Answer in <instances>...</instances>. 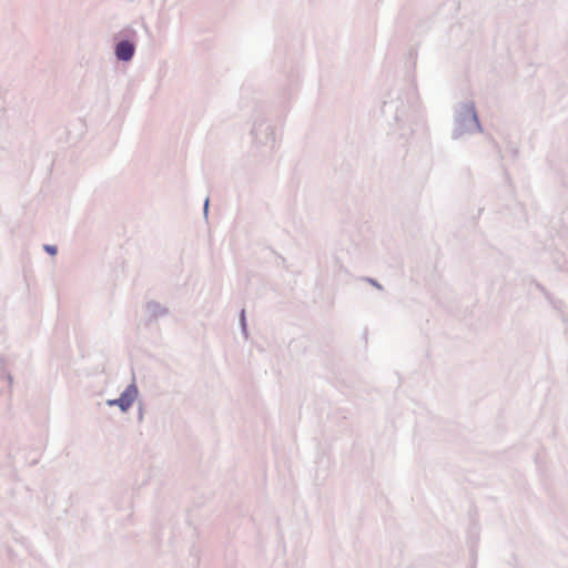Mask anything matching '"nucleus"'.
Listing matches in <instances>:
<instances>
[{
	"label": "nucleus",
	"mask_w": 568,
	"mask_h": 568,
	"mask_svg": "<svg viewBox=\"0 0 568 568\" xmlns=\"http://www.w3.org/2000/svg\"><path fill=\"white\" fill-rule=\"evenodd\" d=\"M136 394V389L134 387H129L121 396L120 398L115 400H109V405H118L123 412H125L134 402Z\"/></svg>",
	"instance_id": "1"
},
{
	"label": "nucleus",
	"mask_w": 568,
	"mask_h": 568,
	"mask_svg": "<svg viewBox=\"0 0 568 568\" xmlns=\"http://www.w3.org/2000/svg\"><path fill=\"white\" fill-rule=\"evenodd\" d=\"M134 53V47L129 41H121L116 45L115 54L119 60L129 61Z\"/></svg>",
	"instance_id": "2"
},
{
	"label": "nucleus",
	"mask_w": 568,
	"mask_h": 568,
	"mask_svg": "<svg viewBox=\"0 0 568 568\" xmlns=\"http://www.w3.org/2000/svg\"><path fill=\"white\" fill-rule=\"evenodd\" d=\"M45 251L48 253H50L51 255H54L57 253V247L55 246H50V245H47L45 246Z\"/></svg>",
	"instance_id": "3"
}]
</instances>
